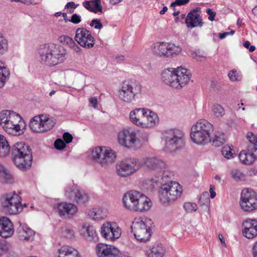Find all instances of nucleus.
<instances>
[{
	"label": "nucleus",
	"mask_w": 257,
	"mask_h": 257,
	"mask_svg": "<svg viewBox=\"0 0 257 257\" xmlns=\"http://www.w3.org/2000/svg\"><path fill=\"white\" fill-rule=\"evenodd\" d=\"M39 53L40 62L49 66L62 63L66 59V50L62 46L53 43L45 45Z\"/></svg>",
	"instance_id": "f257e3e1"
},
{
	"label": "nucleus",
	"mask_w": 257,
	"mask_h": 257,
	"mask_svg": "<svg viewBox=\"0 0 257 257\" xmlns=\"http://www.w3.org/2000/svg\"><path fill=\"white\" fill-rule=\"evenodd\" d=\"M191 77L189 69L180 67L175 71L165 69L162 73V80L167 85L179 89L188 84Z\"/></svg>",
	"instance_id": "f03ea898"
},
{
	"label": "nucleus",
	"mask_w": 257,
	"mask_h": 257,
	"mask_svg": "<svg viewBox=\"0 0 257 257\" xmlns=\"http://www.w3.org/2000/svg\"><path fill=\"white\" fill-rule=\"evenodd\" d=\"M12 159L16 166L22 170L31 167L33 156L30 147L23 142L16 143L12 148Z\"/></svg>",
	"instance_id": "7ed1b4c3"
},
{
	"label": "nucleus",
	"mask_w": 257,
	"mask_h": 257,
	"mask_svg": "<svg viewBox=\"0 0 257 257\" xmlns=\"http://www.w3.org/2000/svg\"><path fill=\"white\" fill-rule=\"evenodd\" d=\"M213 130V125L210 122L200 119L192 126L190 137L196 144L205 145L211 142V135Z\"/></svg>",
	"instance_id": "20e7f679"
},
{
	"label": "nucleus",
	"mask_w": 257,
	"mask_h": 257,
	"mask_svg": "<svg viewBox=\"0 0 257 257\" xmlns=\"http://www.w3.org/2000/svg\"><path fill=\"white\" fill-rule=\"evenodd\" d=\"M21 116L12 110H3L0 112V125L8 134L17 136L22 132Z\"/></svg>",
	"instance_id": "39448f33"
},
{
	"label": "nucleus",
	"mask_w": 257,
	"mask_h": 257,
	"mask_svg": "<svg viewBox=\"0 0 257 257\" xmlns=\"http://www.w3.org/2000/svg\"><path fill=\"white\" fill-rule=\"evenodd\" d=\"M0 204L3 210L11 215L20 213L27 206V204L21 203V197L15 192L3 195L0 198Z\"/></svg>",
	"instance_id": "423d86ee"
},
{
	"label": "nucleus",
	"mask_w": 257,
	"mask_h": 257,
	"mask_svg": "<svg viewBox=\"0 0 257 257\" xmlns=\"http://www.w3.org/2000/svg\"><path fill=\"white\" fill-rule=\"evenodd\" d=\"M90 157L101 167L106 169L115 161L116 153L110 148L97 147L91 151Z\"/></svg>",
	"instance_id": "0eeeda50"
},
{
	"label": "nucleus",
	"mask_w": 257,
	"mask_h": 257,
	"mask_svg": "<svg viewBox=\"0 0 257 257\" xmlns=\"http://www.w3.org/2000/svg\"><path fill=\"white\" fill-rule=\"evenodd\" d=\"M142 90V85L136 81H125L118 92V97L123 102L130 104L138 98Z\"/></svg>",
	"instance_id": "6e6552de"
},
{
	"label": "nucleus",
	"mask_w": 257,
	"mask_h": 257,
	"mask_svg": "<svg viewBox=\"0 0 257 257\" xmlns=\"http://www.w3.org/2000/svg\"><path fill=\"white\" fill-rule=\"evenodd\" d=\"M164 137L165 141V146L170 151L177 150L185 145V134L180 130H168L165 132Z\"/></svg>",
	"instance_id": "1a4fd4ad"
},
{
	"label": "nucleus",
	"mask_w": 257,
	"mask_h": 257,
	"mask_svg": "<svg viewBox=\"0 0 257 257\" xmlns=\"http://www.w3.org/2000/svg\"><path fill=\"white\" fill-rule=\"evenodd\" d=\"M181 186L177 182L171 181L161 187L160 199L164 203H168L175 201L180 197L182 193Z\"/></svg>",
	"instance_id": "9d476101"
},
{
	"label": "nucleus",
	"mask_w": 257,
	"mask_h": 257,
	"mask_svg": "<svg viewBox=\"0 0 257 257\" xmlns=\"http://www.w3.org/2000/svg\"><path fill=\"white\" fill-rule=\"evenodd\" d=\"M151 220L147 218H136L133 222L132 231L136 238L141 242L148 240L151 235Z\"/></svg>",
	"instance_id": "9b49d317"
},
{
	"label": "nucleus",
	"mask_w": 257,
	"mask_h": 257,
	"mask_svg": "<svg viewBox=\"0 0 257 257\" xmlns=\"http://www.w3.org/2000/svg\"><path fill=\"white\" fill-rule=\"evenodd\" d=\"M142 166L141 162L135 158H130L117 164V174L121 177H126L136 173Z\"/></svg>",
	"instance_id": "f8f14e48"
},
{
	"label": "nucleus",
	"mask_w": 257,
	"mask_h": 257,
	"mask_svg": "<svg viewBox=\"0 0 257 257\" xmlns=\"http://www.w3.org/2000/svg\"><path fill=\"white\" fill-rule=\"evenodd\" d=\"M241 209L244 212H251L257 209V194L251 190L244 189L242 191L239 201Z\"/></svg>",
	"instance_id": "ddd939ff"
},
{
	"label": "nucleus",
	"mask_w": 257,
	"mask_h": 257,
	"mask_svg": "<svg viewBox=\"0 0 257 257\" xmlns=\"http://www.w3.org/2000/svg\"><path fill=\"white\" fill-rule=\"evenodd\" d=\"M65 195L70 200L78 205H85L89 200L88 194L84 191L80 190L74 184L70 185L65 188Z\"/></svg>",
	"instance_id": "4468645a"
},
{
	"label": "nucleus",
	"mask_w": 257,
	"mask_h": 257,
	"mask_svg": "<svg viewBox=\"0 0 257 257\" xmlns=\"http://www.w3.org/2000/svg\"><path fill=\"white\" fill-rule=\"evenodd\" d=\"M118 143L122 146L127 148H134L138 142L140 146V141L137 137L136 131L133 128L124 129L118 134Z\"/></svg>",
	"instance_id": "2eb2a0df"
},
{
	"label": "nucleus",
	"mask_w": 257,
	"mask_h": 257,
	"mask_svg": "<svg viewBox=\"0 0 257 257\" xmlns=\"http://www.w3.org/2000/svg\"><path fill=\"white\" fill-rule=\"evenodd\" d=\"M101 236L107 240H114L118 238L121 234V229L114 222H105L100 228Z\"/></svg>",
	"instance_id": "dca6fc26"
},
{
	"label": "nucleus",
	"mask_w": 257,
	"mask_h": 257,
	"mask_svg": "<svg viewBox=\"0 0 257 257\" xmlns=\"http://www.w3.org/2000/svg\"><path fill=\"white\" fill-rule=\"evenodd\" d=\"M75 40L81 47L91 48L94 46V39L91 32L85 28H79L76 29Z\"/></svg>",
	"instance_id": "f3484780"
},
{
	"label": "nucleus",
	"mask_w": 257,
	"mask_h": 257,
	"mask_svg": "<svg viewBox=\"0 0 257 257\" xmlns=\"http://www.w3.org/2000/svg\"><path fill=\"white\" fill-rule=\"evenodd\" d=\"M141 163L142 166H145L147 169L158 173L162 172L167 167L165 162L156 157H145Z\"/></svg>",
	"instance_id": "a211bd4d"
},
{
	"label": "nucleus",
	"mask_w": 257,
	"mask_h": 257,
	"mask_svg": "<svg viewBox=\"0 0 257 257\" xmlns=\"http://www.w3.org/2000/svg\"><path fill=\"white\" fill-rule=\"evenodd\" d=\"M54 208L59 215L64 219L71 218L78 211V208L75 204L67 202L59 203Z\"/></svg>",
	"instance_id": "6ab92c4d"
},
{
	"label": "nucleus",
	"mask_w": 257,
	"mask_h": 257,
	"mask_svg": "<svg viewBox=\"0 0 257 257\" xmlns=\"http://www.w3.org/2000/svg\"><path fill=\"white\" fill-rule=\"evenodd\" d=\"M98 257H117L119 250L115 247L104 243H98L96 246Z\"/></svg>",
	"instance_id": "aec40b11"
},
{
	"label": "nucleus",
	"mask_w": 257,
	"mask_h": 257,
	"mask_svg": "<svg viewBox=\"0 0 257 257\" xmlns=\"http://www.w3.org/2000/svg\"><path fill=\"white\" fill-rule=\"evenodd\" d=\"M200 10V8H196L188 14L185 23L188 28L201 27L203 26V23L199 13Z\"/></svg>",
	"instance_id": "412c9836"
},
{
	"label": "nucleus",
	"mask_w": 257,
	"mask_h": 257,
	"mask_svg": "<svg viewBox=\"0 0 257 257\" xmlns=\"http://www.w3.org/2000/svg\"><path fill=\"white\" fill-rule=\"evenodd\" d=\"M160 122V119L157 114L152 110L147 109V112L145 114L141 128L145 129H151L157 126Z\"/></svg>",
	"instance_id": "4be33fe9"
},
{
	"label": "nucleus",
	"mask_w": 257,
	"mask_h": 257,
	"mask_svg": "<svg viewBox=\"0 0 257 257\" xmlns=\"http://www.w3.org/2000/svg\"><path fill=\"white\" fill-rule=\"evenodd\" d=\"M242 227V233L245 237L251 239L257 235L256 220L247 219L243 222Z\"/></svg>",
	"instance_id": "5701e85b"
},
{
	"label": "nucleus",
	"mask_w": 257,
	"mask_h": 257,
	"mask_svg": "<svg viewBox=\"0 0 257 257\" xmlns=\"http://www.w3.org/2000/svg\"><path fill=\"white\" fill-rule=\"evenodd\" d=\"M19 226L17 229L18 238L22 241H31L34 239L35 232L24 223L19 222Z\"/></svg>",
	"instance_id": "b1692460"
},
{
	"label": "nucleus",
	"mask_w": 257,
	"mask_h": 257,
	"mask_svg": "<svg viewBox=\"0 0 257 257\" xmlns=\"http://www.w3.org/2000/svg\"><path fill=\"white\" fill-rule=\"evenodd\" d=\"M14 232V229L11 220L6 217L0 218V236L8 238L11 237Z\"/></svg>",
	"instance_id": "393cba45"
},
{
	"label": "nucleus",
	"mask_w": 257,
	"mask_h": 257,
	"mask_svg": "<svg viewBox=\"0 0 257 257\" xmlns=\"http://www.w3.org/2000/svg\"><path fill=\"white\" fill-rule=\"evenodd\" d=\"M146 108H136L131 110L129 113L131 122L138 127H141L145 114L147 112Z\"/></svg>",
	"instance_id": "a878e982"
},
{
	"label": "nucleus",
	"mask_w": 257,
	"mask_h": 257,
	"mask_svg": "<svg viewBox=\"0 0 257 257\" xmlns=\"http://www.w3.org/2000/svg\"><path fill=\"white\" fill-rule=\"evenodd\" d=\"M138 197H137L134 211L143 212L149 210L151 206V200L145 195L139 192Z\"/></svg>",
	"instance_id": "bb28decb"
},
{
	"label": "nucleus",
	"mask_w": 257,
	"mask_h": 257,
	"mask_svg": "<svg viewBox=\"0 0 257 257\" xmlns=\"http://www.w3.org/2000/svg\"><path fill=\"white\" fill-rule=\"evenodd\" d=\"M139 196V192L137 191H131L125 193L122 199L123 206L127 209L134 211L137 197Z\"/></svg>",
	"instance_id": "cd10ccee"
},
{
	"label": "nucleus",
	"mask_w": 257,
	"mask_h": 257,
	"mask_svg": "<svg viewBox=\"0 0 257 257\" xmlns=\"http://www.w3.org/2000/svg\"><path fill=\"white\" fill-rule=\"evenodd\" d=\"M81 234L85 239L88 241L96 242L98 240L96 229L92 225H83L81 230Z\"/></svg>",
	"instance_id": "c85d7f7f"
},
{
	"label": "nucleus",
	"mask_w": 257,
	"mask_h": 257,
	"mask_svg": "<svg viewBox=\"0 0 257 257\" xmlns=\"http://www.w3.org/2000/svg\"><path fill=\"white\" fill-rule=\"evenodd\" d=\"M87 214L89 218L93 220H100L107 216L106 210L102 207H95L89 209Z\"/></svg>",
	"instance_id": "c756f323"
},
{
	"label": "nucleus",
	"mask_w": 257,
	"mask_h": 257,
	"mask_svg": "<svg viewBox=\"0 0 257 257\" xmlns=\"http://www.w3.org/2000/svg\"><path fill=\"white\" fill-rule=\"evenodd\" d=\"M167 43L158 42L154 44L153 47V53L159 57H168L167 55Z\"/></svg>",
	"instance_id": "7c9ffc66"
},
{
	"label": "nucleus",
	"mask_w": 257,
	"mask_h": 257,
	"mask_svg": "<svg viewBox=\"0 0 257 257\" xmlns=\"http://www.w3.org/2000/svg\"><path fill=\"white\" fill-rule=\"evenodd\" d=\"M58 257H80V256L76 249L65 245L58 249Z\"/></svg>",
	"instance_id": "2f4dec72"
},
{
	"label": "nucleus",
	"mask_w": 257,
	"mask_h": 257,
	"mask_svg": "<svg viewBox=\"0 0 257 257\" xmlns=\"http://www.w3.org/2000/svg\"><path fill=\"white\" fill-rule=\"evenodd\" d=\"M10 71L6 65L0 61V88H3L10 78Z\"/></svg>",
	"instance_id": "473e14b6"
},
{
	"label": "nucleus",
	"mask_w": 257,
	"mask_h": 257,
	"mask_svg": "<svg viewBox=\"0 0 257 257\" xmlns=\"http://www.w3.org/2000/svg\"><path fill=\"white\" fill-rule=\"evenodd\" d=\"M165 249L161 244L150 247L147 251L148 257H163L165 253Z\"/></svg>",
	"instance_id": "72a5a7b5"
},
{
	"label": "nucleus",
	"mask_w": 257,
	"mask_h": 257,
	"mask_svg": "<svg viewBox=\"0 0 257 257\" xmlns=\"http://www.w3.org/2000/svg\"><path fill=\"white\" fill-rule=\"evenodd\" d=\"M41 119L42 123L43 133L51 130L56 123L55 120L49 115L41 114Z\"/></svg>",
	"instance_id": "f704fd0d"
},
{
	"label": "nucleus",
	"mask_w": 257,
	"mask_h": 257,
	"mask_svg": "<svg viewBox=\"0 0 257 257\" xmlns=\"http://www.w3.org/2000/svg\"><path fill=\"white\" fill-rule=\"evenodd\" d=\"M83 6L89 11L94 13L102 12L100 0H94L91 2L86 1L83 3Z\"/></svg>",
	"instance_id": "c9c22d12"
},
{
	"label": "nucleus",
	"mask_w": 257,
	"mask_h": 257,
	"mask_svg": "<svg viewBox=\"0 0 257 257\" xmlns=\"http://www.w3.org/2000/svg\"><path fill=\"white\" fill-rule=\"evenodd\" d=\"M11 147L6 137L0 134V158H4L10 154Z\"/></svg>",
	"instance_id": "e433bc0d"
},
{
	"label": "nucleus",
	"mask_w": 257,
	"mask_h": 257,
	"mask_svg": "<svg viewBox=\"0 0 257 257\" xmlns=\"http://www.w3.org/2000/svg\"><path fill=\"white\" fill-rule=\"evenodd\" d=\"M40 115L34 116L30 122L31 130L35 133H43Z\"/></svg>",
	"instance_id": "4c0bfd02"
},
{
	"label": "nucleus",
	"mask_w": 257,
	"mask_h": 257,
	"mask_svg": "<svg viewBox=\"0 0 257 257\" xmlns=\"http://www.w3.org/2000/svg\"><path fill=\"white\" fill-rule=\"evenodd\" d=\"M0 182L2 183L11 184L14 182V178L9 171L5 169L0 164Z\"/></svg>",
	"instance_id": "58836bf2"
},
{
	"label": "nucleus",
	"mask_w": 257,
	"mask_h": 257,
	"mask_svg": "<svg viewBox=\"0 0 257 257\" xmlns=\"http://www.w3.org/2000/svg\"><path fill=\"white\" fill-rule=\"evenodd\" d=\"M238 158L240 162L245 165H250L254 161V156L253 154L245 150L240 153Z\"/></svg>",
	"instance_id": "ea45409f"
},
{
	"label": "nucleus",
	"mask_w": 257,
	"mask_h": 257,
	"mask_svg": "<svg viewBox=\"0 0 257 257\" xmlns=\"http://www.w3.org/2000/svg\"><path fill=\"white\" fill-rule=\"evenodd\" d=\"M159 173L161 174L160 176H157L159 180L158 182L159 184L163 185L164 184H167L172 181L171 180L172 176V173L168 171V170H166L165 169H164L162 172Z\"/></svg>",
	"instance_id": "a19ab883"
},
{
	"label": "nucleus",
	"mask_w": 257,
	"mask_h": 257,
	"mask_svg": "<svg viewBox=\"0 0 257 257\" xmlns=\"http://www.w3.org/2000/svg\"><path fill=\"white\" fill-rule=\"evenodd\" d=\"M212 145L216 147H220L225 142L224 134L221 132H216L214 137L211 139Z\"/></svg>",
	"instance_id": "79ce46f5"
},
{
	"label": "nucleus",
	"mask_w": 257,
	"mask_h": 257,
	"mask_svg": "<svg viewBox=\"0 0 257 257\" xmlns=\"http://www.w3.org/2000/svg\"><path fill=\"white\" fill-rule=\"evenodd\" d=\"M61 235L67 239H72L74 238V231L69 226H65L61 228Z\"/></svg>",
	"instance_id": "37998d69"
},
{
	"label": "nucleus",
	"mask_w": 257,
	"mask_h": 257,
	"mask_svg": "<svg viewBox=\"0 0 257 257\" xmlns=\"http://www.w3.org/2000/svg\"><path fill=\"white\" fill-rule=\"evenodd\" d=\"M211 110L214 116L219 118L222 117L225 114L223 107L219 104H214L211 106Z\"/></svg>",
	"instance_id": "c03bdc74"
},
{
	"label": "nucleus",
	"mask_w": 257,
	"mask_h": 257,
	"mask_svg": "<svg viewBox=\"0 0 257 257\" xmlns=\"http://www.w3.org/2000/svg\"><path fill=\"white\" fill-rule=\"evenodd\" d=\"M167 55L168 57L173 55L178 54L181 51V48L179 45H176L173 43H167Z\"/></svg>",
	"instance_id": "a18cd8bd"
},
{
	"label": "nucleus",
	"mask_w": 257,
	"mask_h": 257,
	"mask_svg": "<svg viewBox=\"0 0 257 257\" xmlns=\"http://www.w3.org/2000/svg\"><path fill=\"white\" fill-rule=\"evenodd\" d=\"M158 181L157 176L146 179L143 182L144 187L148 190H152L156 186L159 184Z\"/></svg>",
	"instance_id": "49530a36"
},
{
	"label": "nucleus",
	"mask_w": 257,
	"mask_h": 257,
	"mask_svg": "<svg viewBox=\"0 0 257 257\" xmlns=\"http://www.w3.org/2000/svg\"><path fill=\"white\" fill-rule=\"evenodd\" d=\"M230 174L231 177L236 181L243 180L245 178L244 173L240 170L236 168L232 169Z\"/></svg>",
	"instance_id": "de8ad7c7"
},
{
	"label": "nucleus",
	"mask_w": 257,
	"mask_h": 257,
	"mask_svg": "<svg viewBox=\"0 0 257 257\" xmlns=\"http://www.w3.org/2000/svg\"><path fill=\"white\" fill-rule=\"evenodd\" d=\"M8 50V40L0 33V55H4Z\"/></svg>",
	"instance_id": "09e8293b"
},
{
	"label": "nucleus",
	"mask_w": 257,
	"mask_h": 257,
	"mask_svg": "<svg viewBox=\"0 0 257 257\" xmlns=\"http://www.w3.org/2000/svg\"><path fill=\"white\" fill-rule=\"evenodd\" d=\"M232 148L229 146H224L221 149L223 156L227 160L234 158V154L232 152Z\"/></svg>",
	"instance_id": "8fccbe9b"
},
{
	"label": "nucleus",
	"mask_w": 257,
	"mask_h": 257,
	"mask_svg": "<svg viewBox=\"0 0 257 257\" xmlns=\"http://www.w3.org/2000/svg\"><path fill=\"white\" fill-rule=\"evenodd\" d=\"M58 41L60 43L68 46L69 47L73 44L74 41L73 39L66 35H62L58 38Z\"/></svg>",
	"instance_id": "3c124183"
},
{
	"label": "nucleus",
	"mask_w": 257,
	"mask_h": 257,
	"mask_svg": "<svg viewBox=\"0 0 257 257\" xmlns=\"http://www.w3.org/2000/svg\"><path fill=\"white\" fill-rule=\"evenodd\" d=\"M183 206L185 210L189 213L195 211L198 208L197 204L192 202H185Z\"/></svg>",
	"instance_id": "603ef678"
},
{
	"label": "nucleus",
	"mask_w": 257,
	"mask_h": 257,
	"mask_svg": "<svg viewBox=\"0 0 257 257\" xmlns=\"http://www.w3.org/2000/svg\"><path fill=\"white\" fill-rule=\"evenodd\" d=\"M228 76L232 81H237L241 80V76L236 70H232L229 72Z\"/></svg>",
	"instance_id": "864d4df0"
},
{
	"label": "nucleus",
	"mask_w": 257,
	"mask_h": 257,
	"mask_svg": "<svg viewBox=\"0 0 257 257\" xmlns=\"http://www.w3.org/2000/svg\"><path fill=\"white\" fill-rule=\"evenodd\" d=\"M54 146L56 149L61 150L65 148L66 144L64 141L62 139H59L55 141L54 143Z\"/></svg>",
	"instance_id": "5fc2aeb1"
},
{
	"label": "nucleus",
	"mask_w": 257,
	"mask_h": 257,
	"mask_svg": "<svg viewBox=\"0 0 257 257\" xmlns=\"http://www.w3.org/2000/svg\"><path fill=\"white\" fill-rule=\"evenodd\" d=\"M246 138L254 146L257 147V135L255 136L252 133H248L246 135Z\"/></svg>",
	"instance_id": "6e6d98bb"
},
{
	"label": "nucleus",
	"mask_w": 257,
	"mask_h": 257,
	"mask_svg": "<svg viewBox=\"0 0 257 257\" xmlns=\"http://www.w3.org/2000/svg\"><path fill=\"white\" fill-rule=\"evenodd\" d=\"M90 26L91 27L94 26L95 29L98 30H100L103 27V25L100 21L97 19L92 20L90 24Z\"/></svg>",
	"instance_id": "4d7b16f0"
},
{
	"label": "nucleus",
	"mask_w": 257,
	"mask_h": 257,
	"mask_svg": "<svg viewBox=\"0 0 257 257\" xmlns=\"http://www.w3.org/2000/svg\"><path fill=\"white\" fill-rule=\"evenodd\" d=\"M208 195L209 194L207 192H205L202 194L199 199V201L201 204H204L209 202Z\"/></svg>",
	"instance_id": "13d9d810"
},
{
	"label": "nucleus",
	"mask_w": 257,
	"mask_h": 257,
	"mask_svg": "<svg viewBox=\"0 0 257 257\" xmlns=\"http://www.w3.org/2000/svg\"><path fill=\"white\" fill-rule=\"evenodd\" d=\"M189 0H175V2H173L171 4V7H174L176 6H182L188 4Z\"/></svg>",
	"instance_id": "bf43d9fd"
},
{
	"label": "nucleus",
	"mask_w": 257,
	"mask_h": 257,
	"mask_svg": "<svg viewBox=\"0 0 257 257\" xmlns=\"http://www.w3.org/2000/svg\"><path fill=\"white\" fill-rule=\"evenodd\" d=\"M63 138L64 139V142L66 143H70L72 142L73 139L72 136L69 133L66 132L63 135Z\"/></svg>",
	"instance_id": "052dcab7"
},
{
	"label": "nucleus",
	"mask_w": 257,
	"mask_h": 257,
	"mask_svg": "<svg viewBox=\"0 0 257 257\" xmlns=\"http://www.w3.org/2000/svg\"><path fill=\"white\" fill-rule=\"evenodd\" d=\"M206 12L209 16L208 17V19L211 21H214L215 19V17L216 16V12L213 11L211 9H206Z\"/></svg>",
	"instance_id": "680f3d73"
},
{
	"label": "nucleus",
	"mask_w": 257,
	"mask_h": 257,
	"mask_svg": "<svg viewBox=\"0 0 257 257\" xmlns=\"http://www.w3.org/2000/svg\"><path fill=\"white\" fill-rule=\"evenodd\" d=\"M70 22L75 24H78L81 22V17L76 14H73L71 16Z\"/></svg>",
	"instance_id": "e2e57ef3"
},
{
	"label": "nucleus",
	"mask_w": 257,
	"mask_h": 257,
	"mask_svg": "<svg viewBox=\"0 0 257 257\" xmlns=\"http://www.w3.org/2000/svg\"><path fill=\"white\" fill-rule=\"evenodd\" d=\"M243 46L246 49H248L251 52H253L255 49V46L251 45L250 43L248 41H246L244 43Z\"/></svg>",
	"instance_id": "0e129e2a"
},
{
	"label": "nucleus",
	"mask_w": 257,
	"mask_h": 257,
	"mask_svg": "<svg viewBox=\"0 0 257 257\" xmlns=\"http://www.w3.org/2000/svg\"><path fill=\"white\" fill-rule=\"evenodd\" d=\"M215 187L214 185H210L209 188V193L210 194V197L211 198H214L216 196V193L214 191Z\"/></svg>",
	"instance_id": "69168bd1"
},
{
	"label": "nucleus",
	"mask_w": 257,
	"mask_h": 257,
	"mask_svg": "<svg viewBox=\"0 0 257 257\" xmlns=\"http://www.w3.org/2000/svg\"><path fill=\"white\" fill-rule=\"evenodd\" d=\"M72 48L74 51L76 52H79L81 50V48L76 44V43L74 41L73 44H72V45L69 47Z\"/></svg>",
	"instance_id": "338daca9"
},
{
	"label": "nucleus",
	"mask_w": 257,
	"mask_h": 257,
	"mask_svg": "<svg viewBox=\"0 0 257 257\" xmlns=\"http://www.w3.org/2000/svg\"><path fill=\"white\" fill-rule=\"evenodd\" d=\"M252 254L253 257H257V241L255 242L252 248Z\"/></svg>",
	"instance_id": "774afa93"
}]
</instances>
